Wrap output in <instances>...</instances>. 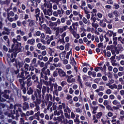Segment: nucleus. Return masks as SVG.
Here are the masks:
<instances>
[{"label":"nucleus","instance_id":"obj_35","mask_svg":"<svg viewBox=\"0 0 124 124\" xmlns=\"http://www.w3.org/2000/svg\"><path fill=\"white\" fill-rule=\"evenodd\" d=\"M112 14L113 15H115V17H118V16H120V13L118 12L117 11H114L112 12Z\"/></svg>","mask_w":124,"mask_h":124},{"label":"nucleus","instance_id":"obj_50","mask_svg":"<svg viewBox=\"0 0 124 124\" xmlns=\"http://www.w3.org/2000/svg\"><path fill=\"white\" fill-rule=\"evenodd\" d=\"M50 51V56H54V54H55V50H53L52 48H49Z\"/></svg>","mask_w":124,"mask_h":124},{"label":"nucleus","instance_id":"obj_4","mask_svg":"<svg viewBox=\"0 0 124 124\" xmlns=\"http://www.w3.org/2000/svg\"><path fill=\"white\" fill-rule=\"evenodd\" d=\"M50 27L51 30L53 31H55V38L57 39L61 36L60 35V27H57L56 26V24L54 23H51L50 24Z\"/></svg>","mask_w":124,"mask_h":124},{"label":"nucleus","instance_id":"obj_15","mask_svg":"<svg viewBox=\"0 0 124 124\" xmlns=\"http://www.w3.org/2000/svg\"><path fill=\"white\" fill-rule=\"evenodd\" d=\"M98 21H100L99 25L100 27H102V28H106V23L103 22V20L98 19Z\"/></svg>","mask_w":124,"mask_h":124},{"label":"nucleus","instance_id":"obj_60","mask_svg":"<svg viewBox=\"0 0 124 124\" xmlns=\"http://www.w3.org/2000/svg\"><path fill=\"white\" fill-rule=\"evenodd\" d=\"M50 72H51L50 69H47L45 73L46 75H48V76H49L50 74H51Z\"/></svg>","mask_w":124,"mask_h":124},{"label":"nucleus","instance_id":"obj_54","mask_svg":"<svg viewBox=\"0 0 124 124\" xmlns=\"http://www.w3.org/2000/svg\"><path fill=\"white\" fill-rule=\"evenodd\" d=\"M119 71H120V72H124V66H119L118 68Z\"/></svg>","mask_w":124,"mask_h":124},{"label":"nucleus","instance_id":"obj_23","mask_svg":"<svg viewBox=\"0 0 124 124\" xmlns=\"http://www.w3.org/2000/svg\"><path fill=\"white\" fill-rule=\"evenodd\" d=\"M27 43L28 44H30V45H33V44L35 43V40H34V39L28 40L27 41Z\"/></svg>","mask_w":124,"mask_h":124},{"label":"nucleus","instance_id":"obj_43","mask_svg":"<svg viewBox=\"0 0 124 124\" xmlns=\"http://www.w3.org/2000/svg\"><path fill=\"white\" fill-rule=\"evenodd\" d=\"M117 75L118 76H119V77H122L123 76H124V72H119L118 73H117Z\"/></svg>","mask_w":124,"mask_h":124},{"label":"nucleus","instance_id":"obj_39","mask_svg":"<svg viewBox=\"0 0 124 124\" xmlns=\"http://www.w3.org/2000/svg\"><path fill=\"white\" fill-rule=\"evenodd\" d=\"M32 80H34V82H36L37 81H38V78L37 77H36V76L35 75H33L32 77H31Z\"/></svg>","mask_w":124,"mask_h":124},{"label":"nucleus","instance_id":"obj_8","mask_svg":"<svg viewBox=\"0 0 124 124\" xmlns=\"http://www.w3.org/2000/svg\"><path fill=\"white\" fill-rule=\"evenodd\" d=\"M4 98H6L7 99L8 98H9V96L5 93H1L0 95V101H1V102H4V101H5V99Z\"/></svg>","mask_w":124,"mask_h":124},{"label":"nucleus","instance_id":"obj_57","mask_svg":"<svg viewBox=\"0 0 124 124\" xmlns=\"http://www.w3.org/2000/svg\"><path fill=\"white\" fill-rule=\"evenodd\" d=\"M7 19H8L9 22H13L14 21V18L13 17H10L9 16H7Z\"/></svg>","mask_w":124,"mask_h":124},{"label":"nucleus","instance_id":"obj_59","mask_svg":"<svg viewBox=\"0 0 124 124\" xmlns=\"http://www.w3.org/2000/svg\"><path fill=\"white\" fill-rule=\"evenodd\" d=\"M59 61H60V59H59L58 57H56L53 59L54 63H57V62H58Z\"/></svg>","mask_w":124,"mask_h":124},{"label":"nucleus","instance_id":"obj_9","mask_svg":"<svg viewBox=\"0 0 124 124\" xmlns=\"http://www.w3.org/2000/svg\"><path fill=\"white\" fill-rule=\"evenodd\" d=\"M29 65L28 64L25 63L24 65L25 70L24 71L22 72H23V75H24V73H25V76L28 75H31V74H30V71H29Z\"/></svg>","mask_w":124,"mask_h":124},{"label":"nucleus","instance_id":"obj_64","mask_svg":"<svg viewBox=\"0 0 124 124\" xmlns=\"http://www.w3.org/2000/svg\"><path fill=\"white\" fill-rule=\"evenodd\" d=\"M109 88L111 90H114V89H117V85H110Z\"/></svg>","mask_w":124,"mask_h":124},{"label":"nucleus","instance_id":"obj_28","mask_svg":"<svg viewBox=\"0 0 124 124\" xmlns=\"http://www.w3.org/2000/svg\"><path fill=\"white\" fill-rule=\"evenodd\" d=\"M52 95L51 94H46V100H47V101H49V100H50V98L51 100H52Z\"/></svg>","mask_w":124,"mask_h":124},{"label":"nucleus","instance_id":"obj_3","mask_svg":"<svg viewBox=\"0 0 124 124\" xmlns=\"http://www.w3.org/2000/svg\"><path fill=\"white\" fill-rule=\"evenodd\" d=\"M33 75V73L31 72L30 75H28L27 76L24 75V72H21L20 75H18L17 78H22L23 80H26L27 79V85L28 87H31V85H32V82H31V76Z\"/></svg>","mask_w":124,"mask_h":124},{"label":"nucleus","instance_id":"obj_14","mask_svg":"<svg viewBox=\"0 0 124 124\" xmlns=\"http://www.w3.org/2000/svg\"><path fill=\"white\" fill-rule=\"evenodd\" d=\"M65 54H66V51H64L59 54V57L61 61H63L65 58Z\"/></svg>","mask_w":124,"mask_h":124},{"label":"nucleus","instance_id":"obj_49","mask_svg":"<svg viewBox=\"0 0 124 124\" xmlns=\"http://www.w3.org/2000/svg\"><path fill=\"white\" fill-rule=\"evenodd\" d=\"M83 10L84 11V13L86 15L87 14H90V11H89V10L88 9V8L84 7L83 8Z\"/></svg>","mask_w":124,"mask_h":124},{"label":"nucleus","instance_id":"obj_25","mask_svg":"<svg viewBox=\"0 0 124 124\" xmlns=\"http://www.w3.org/2000/svg\"><path fill=\"white\" fill-rule=\"evenodd\" d=\"M38 64L39 65L40 67L43 68L45 66V63L43 62H41L40 61H38Z\"/></svg>","mask_w":124,"mask_h":124},{"label":"nucleus","instance_id":"obj_52","mask_svg":"<svg viewBox=\"0 0 124 124\" xmlns=\"http://www.w3.org/2000/svg\"><path fill=\"white\" fill-rule=\"evenodd\" d=\"M61 20L60 19H58L57 21L56 22H54V25H55V26H58V25H60L61 24Z\"/></svg>","mask_w":124,"mask_h":124},{"label":"nucleus","instance_id":"obj_41","mask_svg":"<svg viewBox=\"0 0 124 124\" xmlns=\"http://www.w3.org/2000/svg\"><path fill=\"white\" fill-rule=\"evenodd\" d=\"M55 66L57 68V67H62V64L61 62H59L58 63H55L54 64Z\"/></svg>","mask_w":124,"mask_h":124},{"label":"nucleus","instance_id":"obj_44","mask_svg":"<svg viewBox=\"0 0 124 124\" xmlns=\"http://www.w3.org/2000/svg\"><path fill=\"white\" fill-rule=\"evenodd\" d=\"M41 32L40 31H37L34 34V36H40L41 35Z\"/></svg>","mask_w":124,"mask_h":124},{"label":"nucleus","instance_id":"obj_38","mask_svg":"<svg viewBox=\"0 0 124 124\" xmlns=\"http://www.w3.org/2000/svg\"><path fill=\"white\" fill-rule=\"evenodd\" d=\"M28 91L27 92V93L28 94H32V93H33V90L31 89V88L30 87L29 88H28Z\"/></svg>","mask_w":124,"mask_h":124},{"label":"nucleus","instance_id":"obj_53","mask_svg":"<svg viewBox=\"0 0 124 124\" xmlns=\"http://www.w3.org/2000/svg\"><path fill=\"white\" fill-rule=\"evenodd\" d=\"M4 31H5L7 32L8 33V34H9V33H10V31L11 30L6 27H4Z\"/></svg>","mask_w":124,"mask_h":124},{"label":"nucleus","instance_id":"obj_17","mask_svg":"<svg viewBox=\"0 0 124 124\" xmlns=\"http://www.w3.org/2000/svg\"><path fill=\"white\" fill-rule=\"evenodd\" d=\"M45 31H46V33H48V34H52V31L50 29V28L46 27L45 28Z\"/></svg>","mask_w":124,"mask_h":124},{"label":"nucleus","instance_id":"obj_18","mask_svg":"<svg viewBox=\"0 0 124 124\" xmlns=\"http://www.w3.org/2000/svg\"><path fill=\"white\" fill-rule=\"evenodd\" d=\"M69 30L70 32L73 34V35L75 37V35H76V31H74V29L72 28V26H70Z\"/></svg>","mask_w":124,"mask_h":124},{"label":"nucleus","instance_id":"obj_2","mask_svg":"<svg viewBox=\"0 0 124 124\" xmlns=\"http://www.w3.org/2000/svg\"><path fill=\"white\" fill-rule=\"evenodd\" d=\"M21 39H22V37H21L20 35L16 36V39L14 38L13 39L14 44L12 46V50L9 51L10 53H11V52H13L14 53H19V52H20V46H21V43L18 42V41H21Z\"/></svg>","mask_w":124,"mask_h":124},{"label":"nucleus","instance_id":"obj_48","mask_svg":"<svg viewBox=\"0 0 124 124\" xmlns=\"http://www.w3.org/2000/svg\"><path fill=\"white\" fill-rule=\"evenodd\" d=\"M94 70L96 72H97L99 71V70H103V69H102V67H97L94 68Z\"/></svg>","mask_w":124,"mask_h":124},{"label":"nucleus","instance_id":"obj_63","mask_svg":"<svg viewBox=\"0 0 124 124\" xmlns=\"http://www.w3.org/2000/svg\"><path fill=\"white\" fill-rule=\"evenodd\" d=\"M111 93L112 91H111L110 89H108L106 91V93H107V94H111Z\"/></svg>","mask_w":124,"mask_h":124},{"label":"nucleus","instance_id":"obj_37","mask_svg":"<svg viewBox=\"0 0 124 124\" xmlns=\"http://www.w3.org/2000/svg\"><path fill=\"white\" fill-rule=\"evenodd\" d=\"M35 24V21L34 20H31V21L29 22V26L30 27H33V26H34V24Z\"/></svg>","mask_w":124,"mask_h":124},{"label":"nucleus","instance_id":"obj_21","mask_svg":"<svg viewBox=\"0 0 124 124\" xmlns=\"http://www.w3.org/2000/svg\"><path fill=\"white\" fill-rule=\"evenodd\" d=\"M34 67H33V66L32 65H31L30 66V68H29V70H28V71H29V74H31V72L32 73H33V75L34 74Z\"/></svg>","mask_w":124,"mask_h":124},{"label":"nucleus","instance_id":"obj_61","mask_svg":"<svg viewBox=\"0 0 124 124\" xmlns=\"http://www.w3.org/2000/svg\"><path fill=\"white\" fill-rule=\"evenodd\" d=\"M102 116V112H99L97 115H96V118L97 119H100V117Z\"/></svg>","mask_w":124,"mask_h":124},{"label":"nucleus","instance_id":"obj_47","mask_svg":"<svg viewBox=\"0 0 124 124\" xmlns=\"http://www.w3.org/2000/svg\"><path fill=\"white\" fill-rule=\"evenodd\" d=\"M98 48H100L101 49H102L104 46L103 45V43H100L97 45Z\"/></svg>","mask_w":124,"mask_h":124},{"label":"nucleus","instance_id":"obj_6","mask_svg":"<svg viewBox=\"0 0 124 124\" xmlns=\"http://www.w3.org/2000/svg\"><path fill=\"white\" fill-rule=\"evenodd\" d=\"M35 13L36 15H35V17L36 18V21H41V18L42 19H43L44 17V15L43 14V13L41 12L40 13V10L39 9L37 8L35 9ZM40 15V16H39Z\"/></svg>","mask_w":124,"mask_h":124},{"label":"nucleus","instance_id":"obj_12","mask_svg":"<svg viewBox=\"0 0 124 124\" xmlns=\"http://www.w3.org/2000/svg\"><path fill=\"white\" fill-rule=\"evenodd\" d=\"M62 14V11L61 10H58L57 11H54L53 13V15L55 17H58L59 15H60V17H62V15L61 16Z\"/></svg>","mask_w":124,"mask_h":124},{"label":"nucleus","instance_id":"obj_58","mask_svg":"<svg viewBox=\"0 0 124 124\" xmlns=\"http://www.w3.org/2000/svg\"><path fill=\"white\" fill-rule=\"evenodd\" d=\"M65 109V104H62V105H60L59 106V109Z\"/></svg>","mask_w":124,"mask_h":124},{"label":"nucleus","instance_id":"obj_26","mask_svg":"<svg viewBox=\"0 0 124 124\" xmlns=\"http://www.w3.org/2000/svg\"><path fill=\"white\" fill-rule=\"evenodd\" d=\"M56 66H55V63H53V64H51L49 67V70H51V71H54L55 69H56Z\"/></svg>","mask_w":124,"mask_h":124},{"label":"nucleus","instance_id":"obj_5","mask_svg":"<svg viewBox=\"0 0 124 124\" xmlns=\"http://www.w3.org/2000/svg\"><path fill=\"white\" fill-rule=\"evenodd\" d=\"M44 85H46V92L49 93L50 91L53 92V89H55V84L52 83L47 81H44Z\"/></svg>","mask_w":124,"mask_h":124},{"label":"nucleus","instance_id":"obj_33","mask_svg":"<svg viewBox=\"0 0 124 124\" xmlns=\"http://www.w3.org/2000/svg\"><path fill=\"white\" fill-rule=\"evenodd\" d=\"M46 91H47V86H43L42 89V93L44 95L45 94V93H46Z\"/></svg>","mask_w":124,"mask_h":124},{"label":"nucleus","instance_id":"obj_11","mask_svg":"<svg viewBox=\"0 0 124 124\" xmlns=\"http://www.w3.org/2000/svg\"><path fill=\"white\" fill-rule=\"evenodd\" d=\"M56 70H58V74L60 77H65V76H66V74L62 69L57 68Z\"/></svg>","mask_w":124,"mask_h":124},{"label":"nucleus","instance_id":"obj_13","mask_svg":"<svg viewBox=\"0 0 124 124\" xmlns=\"http://www.w3.org/2000/svg\"><path fill=\"white\" fill-rule=\"evenodd\" d=\"M34 95L36 97V100L34 103L36 104H40L41 103V97L39 98V96L37 95V93H35Z\"/></svg>","mask_w":124,"mask_h":124},{"label":"nucleus","instance_id":"obj_1","mask_svg":"<svg viewBox=\"0 0 124 124\" xmlns=\"http://www.w3.org/2000/svg\"><path fill=\"white\" fill-rule=\"evenodd\" d=\"M52 7V4L48 2H45L44 5L41 6V9H42L44 12L45 17L47 19V20H50V17L48 16H51V15H53Z\"/></svg>","mask_w":124,"mask_h":124},{"label":"nucleus","instance_id":"obj_19","mask_svg":"<svg viewBox=\"0 0 124 124\" xmlns=\"http://www.w3.org/2000/svg\"><path fill=\"white\" fill-rule=\"evenodd\" d=\"M115 58L116 61H121V59H122V60H124V54H121V55L115 56Z\"/></svg>","mask_w":124,"mask_h":124},{"label":"nucleus","instance_id":"obj_36","mask_svg":"<svg viewBox=\"0 0 124 124\" xmlns=\"http://www.w3.org/2000/svg\"><path fill=\"white\" fill-rule=\"evenodd\" d=\"M29 108V104L25 102L23 104V109H28Z\"/></svg>","mask_w":124,"mask_h":124},{"label":"nucleus","instance_id":"obj_51","mask_svg":"<svg viewBox=\"0 0 124 124\" xmlns=\"http://www.w3.org/2000/svg\"><path fill=\"white\" fill-rule=\"evenodd\" d=\"M64 118V117L63 116H59L57 117V119H56V120H57V121H58L59 122H62Z\"/></svg>","mask_w":124,"mask_h":124},{"label":"nucleus","instance_id":"obj_29","mask_svg":"<svg viewBox=\"0 0 124 124\" xmlns=\"http://www.w3.org/2000/svg\"><path fill=\"white\" fill-rule=\"evenodd\" d=\"M24 80H25V79H23V78H22V79L19 78L18 79V81H19L20 85L22 86V87H24V86L25 85V82L24 81Z\"/></svg>","mask_w":124,"mask_h":124},{"label":"nucleus","instance_id":"obj_30","mask_svg":"<svg viewBox=\"0 0 124 124\" xmlns=\"http://www.w3.org/2000/svg\"><path fill=\"white\" fill-rule=\"evenodd\" d=\"M78 26H79V24H78V22H75L72 24V27L74 30H77V27H78Z\"/></svg>","mask_w":124,"mask_h":124},{"label":"nucleus","instance_id":"obj_20","mask_svg":"<svg viewBox=\"0 0 124 124\" xmlns=\"http://www.w3.org/2000/svg\"><path fill=\"white\" fill-rule=\"evenodd\" d=\"M88 74L89 76H92L93 77H96V72L94 71L92 72L89 71L88 73Z\"/></svg>","mask_w":124,"mask_h":124},{"label":"nucleus","instance_id":"obj_31","mask_svg":"<svg viewBox=\"0 0 124 124\" xmlns=\"http://www.w3.org/2000/svg\"><path fill=\"white\" fill-rule=\"evenodd\" d=\"M36 92L38 94L39 98H40L41 97V94H40V93H41V89L40 88H38V89H37Z\"/></svg>","mask_w":124,"mask_h":124},{"label":"nucleus","instance_id":"obj_45","mask_svg":"<svg viewBox=\"0 0 124 124\" xmlns=\"http://www.w3.org/2000/svg\"><path fill=\"white\" fill-rule=\"evenodd\" d=\"M15 14H14V12H13V11H11L9 13H8L7 14V16H9V17H13V16H14Z\"/></svg>","mask_w":124,"mask_h":124},{"label":"nucleus","instance_id":"obj_32","mask_svg":"<svg viewBox=\"0 0 124 124\" xmlns=\"http://www.w3.org/2000/svg\"><path fill=\"white\" fill-rule=\"evenodd\" d=\"M72 56V52L70 50L69 52L67 53L66 56V59H69V57Z\"/></svg>","mask_w":124,"mask_h":124},{"label":"nucleus","instance_id":"obj_7","mask_svg":"<svg viewBox=\"0 0 124 124\" xmlns=\"http://www.w3.org/2000/svg\"><path fill=\"white\" fill-rule=\"evenodd\" d=\"M62 87L61 86H58L57 83H54V93H58L59 92H62Z\"/></svg>","mask_w":124,"mask_h":124},{"label":"nucleus","instance_id":"obj_22","mask_svg":"<svg viewBox=\"0 0 124 124\" xmlns=\"http://www.w3.org/2000/svg\"><path fill=\"white\" fill-rule=\"evenodd\" d=\"M62 109H58L54 111V115H57V116H60V114H62Z\"/></svg>","mask_w":124,"mask_h":124},{"label":"nucleus","instance_id":"obj_27","mask_svg":"<svg viewBox=\"0 0 124 124\" xmlns=\"http://www.w3.org/2000/svg\"><path fill=\"white\" fill-rule=\"evenodd\" d=\"M113 31L108 30L107 32V34L108 35V37H112V36H113Z\"/></svg>","mask_w":124,"mask_h":124},{"label":"nucleus","instance_id":"obj_55","mask_svg":"<svg viewBox=\"0 0 124 124\" xmlns=\"http://www.w3.org/2000/svg\"><path fill=\"white\" fill-rule=\"evenodd\" d=\"M112 104H113V105H119V104H120V103H119L118 100H114L112 101Z\"/></svg>","mask_w":124,"mask_h":124},{"label":"nucleus","instance_id":"obj_46","mask_svg":"<svg viewBox=\"0 0 124 124\" xmlns=\"http://www.w3.org/2000/svg\"><path fill=\"white\" fill-rule=\"evenodd\" d=\"M118 80H119V82H121V85H124V80L123 78L122 77L119 78Z\"/></svg>","mask_w":124,"mask_h":124},{"label":"nucleus","instance_id":"obj_42","mask_svg":"<svg viewBox=\"0 0 124 124\" xmlns=\"http://www.w3.org/2000/svg\"><path fill=\"white\" fill-rule=\"evenodd\" d=\"M22 105L20 104H17L15 105L14 108L15 109H20Z\"/></svg>","mask_w":124,"mask_h":124},{"label":"nucleus","instance_id":"obj_16","mask_svg":"<svg viewBox=\"0 0 124 124\" xmlns=\"http://www.w3.org/2000/svg\"><path fill=\"white\" fill-rule=\"evenodd\" d=\"M19 111H20V109H18V110H16V111H15V109H13V110H11V114L12 115H16V116H19V113H18V112Z\"/></svg>","mask_w":124,"mask_h":124},{"label":"nucleus","instance_id":"obj_10","mask_svg":"<svg viewBox=\"0 0 124 124\" xmlns=\"http://www.w3.org/2000/svg\"><path fill=\"white\" fill-rule=\"evenodd\" d=\"M115 59H116V54L111 56V57L110 58L111 64L113 65V66H117V65H118V63H116L117 60H115Z\"/></svg>","mask_w":124,"mask_h":124},{"label":"nucleus","instance_id":"obj_62","mask_svg":"<svg viewBox=\"0 0 124 124\" xmlns=\"http://www.w3.org/2000/svg\"><path fill=\"white\" fill-rule=\"evenodd\" d=\"M122 85V84H118L117 86V89H118V90H123V85Z\"/></svg>","mask_w":124,"mask_h":124},{"label":"nucleus","instance_id":"obj_34","mask_svg":"<svg viewBox=\"0 0 124 124\" xmlns=\"http://www.w3.org/2000/svg\"><path fill=\"white\" fill-rule=\"evenodd\" d=\"M92 26L93 27V28H94L96 30L98 27H99V25L97 23H92Z\"/></svg>","mask_w":124,"mask_h":124},{"label":"nucleus","instance_id":"obj_24","mask_svg":"<svg viewBox=\"0 0 124 124\" xmlns=\"http://www.w3.org/2000/svg\"><path fill=\"white\" fill-rule=\"evenodd\" d=\"M104 90H105V88H104V87L102 86H100L99 87V88L98 89H96L95 92L96 93H99V92H100V91L101 92H103V91H104Z\"/></svg>","mask_w":124,"mask_h":124},{"label":"nucleus","instance_id":"obj_56","mask_svg":"<svg viewBox=\"0 0 124 124\" xmlns=\"http://www.w3.org/2000/svg\"><path fill=\"white\" fill-rule=\"evenodd\" d=\"M58 70H56L55 71L53 72V77H57L58 74Z\"/></svg>","mask_w":124,"mask_h":124},{"label":"nucleus","instance_id":"obj_40","mask_svg":"<svg viewBox=\"0 0 124 124\" xmlns=\"http://www.w3.org/2000/svg\"><path fill=\"white\" fill-rule=\"evenodd\" d=\"M78 118H79V115H77L75 119H74L75 123H78V124H80V120H79Z\"/></svg>","mask_w":124,"mask_h":124}]
</instances>
